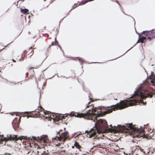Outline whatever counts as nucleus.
<instances>
[{
	"label": "nucleus",
	"instance_id": "obj_2",
	"mask_svg": "<svg viewBox=\"0 0 155 155\" xmlns=\"http://www.w3.org/2000/svg\"><path fill=\"white\" fill-rule=\"evenodd\" d=\"M126 125L114 126V128L113 130L115 132L128 133L130 135H132L133 137L141 136L140 134L144 132L143 129H139L136 128L135 126L133 125L132 123L127 124Z\"/></svg>",
	"mask_w": 155,
	"mask_h": 155
},
{
	"label": "nucleus",
	"instance_id": "obj_24",
	"mask_svg": "<svg viewBox=\"0 0 155 155\" xmlns=\"http://www.w3.org/2000/svg\"><path fill=\"white\" fill-rule=\"evenodd\" d=\"M32 78H34V76L33 75H32V76H30V78L31 79Z\"/></svg>",
	"mask_w": 155,
	"mask_h": 155
},
{
	"label": "nucleus",
	"instance_id": "obj_4",
	"mask_svg": "<svg viewBox=\"0 0 155 155\" xmlns=\"http://www.w3.org/2000/svg\"><path fill=\"white\" fill-rule=\"evenodd\" d=\"M138 39H152L155 38V31L153 29L150 31H145L138 33Z\"/></svg>",
	"mask_w": 155,
	"mask_h": 155
},
{
	"label": "nucleus",
	"instance_id": "obj_9",
	"mask_svg": "<svg viewBox=\"0 0 155 155\" xmlns=\"http://www.w3.org/2000/svg\"><path fill=\"white\" fill-rule=\"evenodd\" d=\"M47 152L45 148L43 147L38 149L37 153L38 155H48Z\"/></svg>",
	"mask_w": 155,
	"mask_h": 155
},
{
	"label": "nucleus",
	"instance_id": "obj_35",
	"mask_svg": "<svg viewBox=\"0 0 155 155\" xmlns=\"http://www.w3.org/2000/svg\"><path fill=\"white\" fill-rule=\"evenodd\" d=\"M110 127H111V128L112 127V126H111V125H110Z\"/></svg>",
	"mask_w": 155,
	"mask_h": 155
},
{
	"label": "nucleus",
	"instance_id": "obj_32",
	"mask_svg": "<svg viewBox=\"0 0 155 155\" xmlns=\"http://www.w3.org/2000/svg\"><path fill=\"white\" fill-rule=\"evenodd\" d=\"M154 130V129H153L151 133H152Z\"/></svg>",
	"mask_w": 155,
	"mask_h": 155
},
{
	"label": "nucleus",
	"instance_id": "obj_28",
	"mask_svg": "<svg viewBox=\"0 0 155 155\" xmlns=\"http://www.w3.org/2000/svg\"><path fill=\"white\" fill-rule=\"evenodd\" d=\"M134 25H135V21L134 20Z\"/></svg>",
	"mask_w": 155,
	"mask_h": 155
},
{
	"label": "nucleus",
	"instance_id": "obj_31",
	"mask_svg": "<svg viewBox=\"0 0 155 155\" xmlns=\"http://www.w3.org/2000/svg\"><path fill=\"white\" fill-rule=\"evenodd\" d=\"M88 107H89V106L87 105V106L86 107V108H88Z\"/></svg>",
	"mask_w": 155,
	"mask_h": 155
},
{
	"label": "nucleus",
	"instance_id": "obj_16",
	"mask_svg": "<svg viewBox=\"0 0 155 155\" xmlns=\"http://www.w3.org/2000/svg\"><path fill=\"white\" fill-rule=\"evenodd\" d=\"M28 10L26 8L21 9V12L24 14L27 13L28 12Z\"/></svg>",
	"mask_w": 155,
	"mask_h": 155
},
{
	"label": "nucleus",
	"instance_id": "obj_5",
	"mask_svg": "<svg viewBox=\"0 0 155 155\" xmlns=\"http://www.w3.org/2000/svg\"><path fill=\"white\" fill-rule=\"evenodd\" d=\"M42 112H43V113L45 115H46L48 114L47 111H45L44 109L42 107L39 106L38 107V108L36 109L35 111L26 112V113L27 114H29L27 116V118L29 117H38L41 115V114L40 113Z\"/></svg>",
	"mask_w": 155,
	"mask_h": 155
},
{
	"label": "nucleus",
	"instance_id": "obj_36",
	"mask_svg": "<svg viewBox=\"0 0 155 155\" xmlns=\"http://www.w3.org/2000/svg\"><path fill=\"white\" fill-rule=\"evenodd\" d=\"M149 151H147V153H149Z\"/></svg>",
	"mask_w": 155,
	"mask_h": 155
},
{
	"label": "nucleus",
	"instance_id": "obj_30",
	"mask_svg": "<svg viewBox=\"0 0 155 155\" xmlns=\"http://www.w3.org/2000/svg\"><path fill=\"white\" fill-rule=\"evenodd\" d=\"M74 146H72V148H74Z\"/></svg>",
	"mask_w": 155,
	"mask_h": 155
},
{
	"label": "nucleus",
	"instance_id": "obj_15",
	"mask_svg": "<svg viewBox=\"0 0 155 155\" xmlns=\"http://www.w3.org/2000/svg\"><path fill=\"white\" fill-rule=\"evenodd\" d=\"M54 41L52 42H51V45L49 46V48H50V46H53V45H55V46H57L58 47H59V45L58 44V41L56 40L57 39H54Z\"/></svg>",
	"mask_w": 155,
	"mask_h": 155
},
{
	"label": "nucleus",
	"instance_id": "obj_37",
	"mask_svg": "<svg viewBox=\"0 0 155 155\" xmlns=\"http://www.w3.org/2000/svg\"><path fill=\"white\" fill-rule=\"evenodd\" d=\"M21 1H24V0H21Z\"/></svg>",
	"mask_w": 155,
	"mask_h": 155
},
{
	"label": "nucleus",
	"instance_id": "obj_10",
	"mask_svg": "<svg viewBox=\"0 0 155 155\" xmlns=\"http://www.w3.org/2000/svg\"><path fill=\"white\" fill-rule=\"evenodd\" d=\"M27 54V51H24L22 54L18 56L17 58H15V59L17 60V61H22L24 60Z\"/></svg>",
	"mask_w": 155,
	"mask_h": 155
},
{
	"label": "nucleus",
	"instance_id": "obj_34",
	"mask_svg": "<svg viewBox=\"0 0 155 155\" xmlns=\"http://www.w3.org/2000/svg\"><path fill=\"white\" fill-rule=\"evenodd\" d=\"M135 29H136V28H135ZM135 30H136V29H135ZM136 31V33H137L138 34V33H137V31Z\"/></svg>",
	"mask_w": 155,
	"mask_h": 155
},
{
	"label": "nucleus",
	"instance_id": "obj_14",
	"mask_svg": "<svg viewBox=\"0 0 155 155\" xmlns=\"http://www.w3.org/2000/svg\"><path fill=\"white\" fill-rule=\"evenodd\" d=\"M34 64H35L34 66V67H31V68H28V70H31L33 69H36L38 68L40 66V64H38L36 62H35Z\"/></svg>",
	"mask_w": 155,
	"mask_h": 155
},
{
	"label": "nucleus",
	"instance_id": "obj_19",
	"mask_svg": "<svg viewBox=\"0 0 155 155\" xmlns=\"http://www.w3.org/2000/svg\"><path fill=\"white\" fill-rule=\"evenodd\" d=\"M3 49H1L0 50V52H1V51ZM4 60V59L3 58V57L1 55V56H0V61H3Z\"/></svg>",
	"mask_w": 155,
	"mask_h": 155
},
{
	"label": "nucleus",
	"instance_id": "obj_21",
	"mask_svg": "<svg viewBox=\"0 0 155 155\" xmlns=\"http://www.w3.org/2000/svg\"><path fill=\"white\" fill-rule=\"evenodd\" d=\"M111 1H114L116 2L120 6V5L119 3V2L117 0H111Z\"/></svg>",
	"mask_w": 155,
	"mask_h": 155
},
{
	"label": "nucleus",
	"instance_id": "obj_18",
	"mask_svg": "<svg viewBox=\"0 0 155 155\" xmlns=\"http://www.w3.org/2000/svg\"><path fill=\"white\" fill-rule=\"evenodd\" d=\"M145 39H138L137 41V43H143L144 42V40Z\"/></svg>",
	"mask_w": 155,
	"mask_h": 155
},
{
	"label": "nucleus",
	"instance_id": "obj_22",
	"mask_svg": "<svg viewBox=\"0 0 155 155\" xmlns=\"http://www.w3.org/2000/svg\"><path fill=\"white\" fill-rule=\"evenodd\" d=\"M140 150H141V151L143 152V153H146L145 151H143V149L141 148V149H140Z\"/></svg>",
	"mask_w": 155,
	"mask_h": 155
},
{
	"label": "nucleus",
	"instance_id": "obj_38",
	"mask_svg": "<svg viewBox=\"0 0 155 155\" xmlns=\"http://www.w3.org/2000/svg\"><path fill=\"white\" fill-rule=\"evenodd\" d=\"M55 39H56V37H55V38H54Z\"/></svg>",
	"mask_w": 155,
	"mask_h": 155
},
{
	"label": "nucleus",
	"instance_id": "obj_39",
	"mask_svg": "<svg viewBox=\"0 0 155 155\" xmlns=\"http://www.w3.org/2000/svg\"><path fill=\"white\" fill-rule=\"evenodd\" d=\"M45 0H44V1H45Z\"/></svg>",
	"mask_w": 155,
	"mask_h": 155
},
{
	"label": "nucleus",
	"instance_id": "obj_33",
	"mask_svg": "<svg viewBox=\"0 0 155 155\" xmlns=\"http://www.w3.org/2000/svg\"><path fill=\"white\" fill-rule=\"evenodd\" d=\"M90 102H88V104H90Z\"/></svg>",
	"mask_w": 155,
	"mask_h": 155
},
{
	"label": "nucleus",
	"instance_id": "obj_27",
	"mask_svg": "<svg viewBox=\"0 0 155 155\" xmlns=\"http://www.w3.org/2000/svg\"><path fill=\"white\" fill-rule=\"evenodd\" d=\"M21 119V117H20L19 118L18 120L20 121V120Z\"/></svg>",
	"mask_w": 155,
	"mask_h": 155
},
{
	"label": "nucleus",
	"instance_id": "obj_13",
	"mask_svg": "<svg viewBox=\"0 0 155 155\" xmlns=\"http://www.w3.org/2000/svg\"><path fill=\"white\" fill-rule=\"evenodd\" d=\"M74 146L76 147V148L78 149L80 151H81V149L82 148L81 146L76 141H75V143L74 144Z\"/></svg>",
	"mask_w": 155,
	"mask_h": 155
},
{
	"label": "nucleus",
	"instance_id": "obj_23",
	"mask_svg": "<svg viewBox=\"0 0 155 155\" xmlns=\"http://www.w3.org/2000/svg\"><path fill=\"white\" fill-rule=\"evenodd\" d=\"M12 61L14 62H16V60H15V59H12Z\"/></svg>",
	"mask_w": 155,
	"mask_h": 155
},
{
	"label": "nucleus",
	"instance_id": "obj_8",
	"mask_svg": "<svg viewBox=\"0 0 155 155\" xmlns=\"http://www.w3.org/2000/svg\"><path fill=\"white\" fill-rule=\"evenodd\" d=\"M32 147L30 144H28V146H25L23 150V153L24 155H27L30 154L31 155Z\"/></svg>",
	"mask_w": 155,
	"mask_h": 155
},
{
	"label": "nucleus",
	"instance_id": "obj_11",
	"mask_svg": "<svg viewBox=\"0 0 155 155\" xmlns=\"http://www.w3.org/2000/svg\"><path fill=\"white\" fill-rule=\"evenodd\" d=\"M47 136H43L41 137L40 141L41 142H43L44 143H46L47 142L48 140H47Z\"/></svg>",
	"mask_w": 155,
	"mask_h": 155
},
{
	"label": "nucleus",
	"instance_id": "obj_3",
	"mask_svg": "<svg viewBox=\"0 0 155 155\" xmlns=\"http://www.w3.org/2000/svg\"><path fill=\"white\" fill-rule=\"evenodd\" d=\"M69 137L68 132H64L59 135V137L56 136L52 138V142L58 147L57 151L54 153L55 155H61L65 152V150L63 147V144L61 142H64Z\"/></svg>",
	"mask_w": 155,
	"mask_h": 155
},
{
	"label": "nucleus",
	"instance_id": "obj_1",
	"mask_svg": "<svg viewBox=\"0 0 155 155\" xmlns=\"http://www.w3.org/2000/svg\"><path fill=\"white\" fill-rule=\"evenodd\" d=\"M152 94L148 91L145 90L143 92L137 91H135L132 97V99L124 100L120 101L119 103H117L115 105L108 106L106 107H101L100 108L96 107L92 108V110H89L86 113H79L72 112L68 114L59 115L54 114L53 115V118L54 119L57 118L56 120H59L65 119L68 115L70 117H77L78 118H83L89 120L96 121L95 123V127L97 128L102 129V131H105L107 127V121L101 119L98 120V117L103 116L108 114L111 113L113 111H115L119 109H122L130 106L138 104L141 103L143 104H146V102L143 101V99H145L147 98H152Z\"/></svg>",
	"mask_w": 155,
	"mask_h": 155
},
{
	"label": "nucleus",
	"instance_id": "obj_17",
	"mask_svg": "<svg viewBox=\"0 0 155 155\" xmlns=\"http://www.w3.org/2000/svg\"><path fill=\"white\" fill-rule=\"evenodd\" d=\"M101 148V144H97L95 145H94L93 146V148L92 149H97L98 148Z\"/></svg>",
	"mask_w": 155,
	"mask_h": 155
},
{
	"label": "nucleus",
	"instance_id": "obj_7",
	"mask_svg": "<svg viewBox=\"0 0 155 155\" xmlns=\"http://www.w3.org/2000/svg\"><path fill=\"white\" fill-rule=\"evenodd\" d=\"M21 140L20 138L18 137L16 135H7V137H5L3 136L0 135V143L2 144L5 145V142L8 141H17L18 140Z\"/></svg>",
	"mask_w": 155,
	"mask_h": 155
},
{
	"label": "nucleus",
	"instance_id": "obj_6",
	"mask_svg": "<svg viewBox=\"0 0 155 155\" xmlns=\"http://www.w3.org/2000/svg\"><path fill=\"white\" fill-rule=\"evenodd\" d=\"M102 130V129L97 128V127H93L89 131L87 130L85 131V133H87V137L91 138L95 136H98V135L100 134L103 133L105 131Z\"/></svg>",
	"mask_w": 155,
	"mask_h": 155
},
{
	"label": "nucleus",
	"instance_id": "obj_25",
	"mask_svg": "<svg viewBox=\"0 0 155 155\" xmlns=\"http://www.w3.org/2000/svg\"><path fill=\"white\" fill-rule=\"evenodd\" d=\"M87 1H86L85 2H84L83 4H85L86 2H87Z\"/></svg>",
	"mask_w": 155,
	"mask_h": 155
},
{
	"label": "nucleus",
	"instance_id": "obj_26",
	"mask_svg": "<svg viewBox=\"0 0 155 155\" xmlns=\"http://www.w3.org/2000/svg\"><path fill=\"white\" fill-rule=\"evenodd\" d=\"M45 35L47 36L46 38H45V39H47V38H48V35L47 34H45Z\"/></svg>",
	"mask_w": 155,
	"mask_h": 155
},
{
	"label": "nucleus",
	"instance_id": "obj_12",
	"mask_svg": "<svg viewBox=\"0 0 155 155\" xmlns=\"http://www.w3.org/2000/svg\"><path fill=\"white\" fill-rule=\"evenodd\" d=\"M46 84V80L42 79L40 80L38 84V85L39 84L40 85H41L43 86H45Z\"/></svg>",
	"mask_w": 155,
	"mask_h": 155
},
{
	"label": "nucleus",
	"instance_id": "obj_20",
	"mask_svg": "<svg viewBox=\"0 0 155 155\" xmlns=\"http://www.w3.org/2000/svg\"><path fill=\"white\" fill-rule=\"evenodd\" d=\"M78 61H79V62H80V63L83 62V60L82 58H78Z\"/></svg>",
	"mask_w": 155,
	"mask_h": 155
},
{
	"label": "nucleus",
	"instance_id": "obj_29",
	"mask_svg": "<svg viewBox=\"0 0 155 155\" xmlns=\"http://www.w3.org/2000/svg\"><path fill=\"white\" fill-rule=\"evenodd\" d=\"M28 75V73H26V75Z\"/></svg>",
	"mask_w": 155,
	"mask_h": 155
}]
</instances>
